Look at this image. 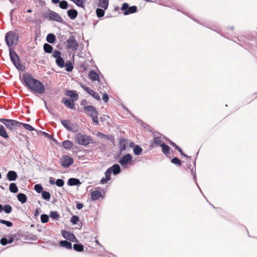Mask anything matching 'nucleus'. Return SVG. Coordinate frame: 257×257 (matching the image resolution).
Returning a JSON list of instances; mask_svg holds the SVG:
<instances>
[{
	"label": "nucleus",
	"instance_id": "de8ad7c7",
	"mask_svg": "<svg viewBox=\"0 0 257 257\" xmlns=\"http://www.w3.org/2000/svg\"><path fill=\"white\" fill-rule=\"evenodd\" d=\"M55 184L58 187H61L64 184V181L62 179H58L56 180Z\"/></svg>",
	"mask_w": 257,
	"mask_h": 257
},
{
	"label": "nucleus",
	"instance_id": "412c9836",
	"mask_svg": "<svg viewBox=\"0 0 257 257\" xmlns=\"http://www.w3.org/2000/svg\"><path fill=\"white\" fill-rule=\"evenodd\" d=\"M67 14L70 19L73 20L77 17L78 12L77 10L75 9H71L67 11Z\"/></svg>",
	"mask_w": 257,
	"mask_h": 257
},
{
	"label": "nucleus",
	"instance_id": "cd10ccee",
	"mask_svg": "<svg viewBox=\"0 0 257 257\" xmlns=\"http://www.w3.org/2000/svg\"><path fill=\"white\" fill-rule=\"evenodd\" d=\"M0 136L5 138L8 139L9 136L4 126L0 124Z\"/></svg>",
	"mask_w": 257,
	"mask_h": 257
},
{
	"label": "nucleus",
	"instance_id": "39448f33",
	"mask_svg": "<svg viewBox=\"0 0 257 257\" xmlns=\"http://www.w3.org/2000/svg\"><path fill=\"white\" fill-rule=\"evenodd\" d=\"M85 113L91 117L93 121L96 123H98V112L92 105L86 106L84 107Z\"/></svg>",
	"mask_w": 257,
	"mask_h": 257
},
{
	"label": "nucleus",
	"instance_id": "2f4dec72",
	"mask_svg": "<svg viewBox=\"0 0 257 257\" xmlns=\"http://www.w3.org/2000/svg\"><path fill=\"white\" fill-rule=\"evenodd\" d=\"M44 50L46 53H51L53 52V48L50 45L45 43L43 46Z\"/></svg>",
	"mask_w": 257,
	"mask_h": 257
},
{
	"label": "nucleus",
	"instance_id": "ea45409f",
	"mask_svg": "<svg viewBox=\"0 0 257 257\" xmlns=\"http://www.w3.org/2000/svg\"><path fill=\"white\" fill-rule=\"evenodd\" d=\"M59 7L62 9H67L68 8V3L66 1H62L59 2Z\"/></svg>",
	"mask_w": 257,
	"mask_h": 257
},
{
	"label": "nucleus",
	"instance_id": "052dcab7",
	"mask_svg": "<svg viewBox=\"0 0 257 257\" xmlns=\"http://www.w3.org/2000/svg\"><path fill=\"white\" fill-rule=\"evenodd\" d=\"M8 243H12V242H13V241H14V239H13V238L12 237H11V238H10V239H9V240H8Z\"/></svg>",
	"mask_w": 257,
	"mask_h": 257
},
{
	"label": "nucleus",
	"instance_id": "6e6552de",
	"mask_svg": "<svg viewBox=\"0 0 257 257\" xmlns=\"http://www.w3.org/2000/svg\"><path fill=\"white\" fill-rule=\"evenodd\" d=\"M61 55V52L58 50H54L52 53V56L56 58V64L59 67L63 68L64 66L65 62Z\"/></svg>",
	"mask_w": 257,
	"mask_h": 257
},
{
	"label": "nucleus",
	"instance_id": "bf43d9fd",
	"mask_svg": "<svg viewBox=\"0 0 257 257\" xmlns=\"http://www.w3.org/2000/svg\"><path fill=\"white\" fill-rule=\"evenodd\" d=\"M54 4H57L60 2V0H51Z\"/></svg>",
	"mask_w": 257,
	"mask_h": 257
},
{
	"label": "nucleus",
	"instance_id": "aec40b11",
	"mask_svg": "<svg viewBox=\"0 0 257 257\" xmlns=\"http://www.w3.org/2000/svg\"><path fill=\"white\" fill-rule=\"evenodd\" d=\"M101 197V192L95 190L91 193V198L92 200H96Z\"/></svg>",
	"mask_w": 257,
	"mask_h": 257
},
{
	"label": "nucleus",
	"instance_id": "1a4fd4ad",
	"mask_svg": "<svg viewBox=\"0 0 257 257\" xmlns=\"http://www.w3.org/2000/svg\"><path fill=\"white\" fill-rule=\"evenodd\" d=\"M67 48L72 51H75L79 46L78 43L73 36H70L67 41Z\"/></svg>",
	"mask_w": 257,
	"mask_h": 257
},
{
	"label": "nucleus",
	"instance_id": "7c9ffc66",
	"mask_svg": "<svg viewBox=\"0 0 257 257\" xmlns=\"http://www.w3.org/2000/svg\"><path fill=\"white\" fill-rule=\"evenodd\" d=\"M46 40L49 43L53 44L56 40V37L53 34H49L47 36Z\"/></svg>",
	"mask_w": 257,
	"mask_h": 257
},
{
	"label": "nucleus",
	"instance_id": "dca6fc26",
	"mask_svg": "<svg viewBox=\"0 0 257 257\" xmlns=\"http://www.w3.org/2000/svg\"><path fill=\"white\" fill-rule=\"evenodd\" d=\"M111 170H110V168H108L106 171L105 173V177L102 178L100 180V183L102 184H104L107 181H109L111 179Z\"/></svg>",
	"mask_w": 257,
	"mask_h": 257
},
{
	"label": "nucleus",
	"instance_id": "72a5a7b5",
	"mask_svg": "<svg viewBox=\"0 0 257 257\" xmlns=\"http://www.w3.org/2000/svg\"><path fill=\"white\" fill-rule=\"evenodd\" d=\"M64 66L66 67V71L68 72L71 71L73 69V64L70 61H68L65 63Z\"/></svg>",
	"mask_w": 257,
	"mask_h": 257
},
{
	"label": "nucleus",
	"instance_id": "20e7f679",
	"mask_svg": "<svg viewBox=\"0 0 257 257\" xmlns=\"http://www.w3.org/2000/svg\"><path fill=\"white\" fill-rule=\"evenodd\" d=\"M10 56L12 61L17 69L23 70L24 66L21 64L19 57L13 49H9Z\"/></svg>",
	"mask_w": 257,
	"mask_h": 257
},
{
	"label": "nucleus",
	"instance_id": "58836bf2",
	"mask_svg": "<svg viewBox=\"0 0 257 257\" xmlns=\"http://www.w3.org/2000/svg\"><path fill=\"white\" fill-rule=\"evenodd\" d=\"M104 10L103 9H97L96 13L98 18H101L104 15Z\"/></svg>",
	"mask_w": 257,
	"mask_h": 257
},
{
	"label": "nucleus",
	"instance_id": "7ed1b4c3",
	"mask_svg": "<svg viewBox=\"0 0 257 257\" xmlns=\"http://www.w3.org/2000/svg\"><path fill=\"white\" fill-rule=\"evenodd\" d=\"M0 122H3L6 126L11 131H15L19 128L22 124V122L14 119H10L6 118H0Z\"/></svg>",
	"mask_w": 257,
	"mask_h": 257
},
{
	"label": "nucleus",
	"instance_id": "b1692460",
	"mask_svg": "<svg viewBox=\"0 0 257 257\" xmlns=\"http://www.w3.org/2000/svg\"><path fill=\"white\" fill-rule=\"evenodd\" d=\"M153 142L156 145L160 146L164 144L161 137L157 136H154Z\"/></svg>",
	"mask_w": 257,
	"mask_h": 257
},
{
	"label": "nucleus",
	"instance_id": "79ce46f5",
	"mask_svg": "<svg viewBox=\"0 0 257 257\" xmlns=\"http://www.w3.org/2000/svg\"><path fill=\"white\" fill-rule=\"evenodd\" d=\"M3 209L6 213H10L12 211V207L10 205L7 204L4 206Z\"/></svg>",
	"mask_w": 257,
	"mask_h": 257
},
{
	"label": "nucleus",
	"instance_id": "0e129e2a",
	"mask_svg": "<svg viewBox=\"0 0 257 257\" xmlns=\"http://www.w3.org/2000/svg\"><path fill=\"white\" fill-rule=\"evenodd\" d=\"M3 206H2V205H1L0 204V212H1L3 211Z\"/></svg>",
	"mask_w": 257,
	"mask_h": 257
},
{
	"label": "nucleus",
	"instance_id": "8fccbe9b",
	"mask_svg": "<svg viewBox=\"0 0 257 257\" xmlns=\"http://www.w3.org/2000/svg\"><path fill=\"white\" fill-rule=\"evenodd\" d=\"M34 189L38 193L42 192L43 187L40 184H36L34 186Z\"/></svg>",
	"mask_w": 257,
	"mask_h": 257
},
{
	"label": "nucleus",
	"instance_id": "4d7b16f0",
	"mask_svg": "<svg viewBox=\"0 0 257 257\" xmlns=\"http://www.w3.org/2000/svg\"><path fill=\"white\" fill-rule=\"evenodd\" d=\"M82 207H83V205L82 204L79 203V204H77V208L78 209H81L82 208Z\"/></svg>",
	"mask_w": 257,
	"mask_h": 257
},
{
	"label": "nucleus",
	"instance_id": "3c124183",
	"mask_svg": "<svg viewBox=\"0 0 257 257\" xmlns=\"http://www.w3.org/2000/svg\"><path fill=\"white\" fill-rule=\"evenodd\" d=\"M78 221L79 218L77 216H73L71 218V221L73 224H76Z\"/></svg>",
	"mask_w": 257,
	"mask_h": 257
},
{
	"label": "nucleus",
	"instance_id": "864d4df0",
	"mask_svg": "<svg viewBox=\"0 0 257 257\" xmlns=\"http://www.w3.org/2000/svg\"><path fill=\"white\" fill-rule=\"evenodd\" d=\"M102 99L105 102H107L108 101L109 97L106 93L103 94Z\"/></svg>",
	"mask_w": 257,
	"mask_h": 257
},
{
	"label": "nucleus",
	"instance_id": "f3484780",
	"mask_svg": "<svg viewBox=\"0 0 257 257\" xmlns=\"http://www.w3.org/2000/svg\"><path fill=\"white\" fill-rule=\"evenodd\" d=\"M61 233L64 238L71 241H73L76 239L74 235L68 231L63 230L62 231Z\"/></svg>",
	"mask_w": 257,
	"mask_h": 257
},
{
	"label": "nucleus",
	"instance_id": "a19ab883",
	"mask_svg": "<svg viewBox=\"0 0 257 257\" xmlns=\"http://www.w3.org/2000/svg\"><path fill=\"white\" fill-rule=\"evenodd\" d=\"M50 216L54 219L58 220L59 218V215L57 211H51Z\"/></svg>",
	"mask_w": 257,
	"mask_h": 257
},
{
	"label": "nucleus",
	"instance_id": "9d476101",
	"mask_svg": "<svg viewBox=\"0 0 257 257\" xmlns=\"http://www.w3.org/2000/svg\"><path fill=\"white\" fill-rule=\"evenodd\" d=\"M60 161L61 165L66 168H69L74 163L73 159L68 155L62 156Z\"/></svg>",
	"mask_w": 257,
	"mask_h": 257
},
{
	"label": "nucleus",
	"instance_id": "9b49d317",
	"mask_svg": "<svg viewBox=\"0 0 257 257\" xmlns=\"http://www.w3.org/2000/svg\"><path fill=\"white\" fill-rule=\"evenodd\" d=\"M61 122L63 125L69 131L75 132L78 130V125L71 123L69 120H61Z\"/></svg>",
	"mask_w": 257,
	"mask_h": 257
},
{
	"label": "nucleus",
	"instance_id": "a878e982",
	"mask_svg": "<svg viewBox=\"0 0 257 257\" xmlns=\"http://www.w3.org/2000/svg\"><path fill=\"white\" fill-rule=\"evenodd\" d=\"M65 94L73 99V100H76L78 99V94L77 93H74L72 90H67L66 91Z\"/></svg>",
	"mask_w": 257,
	"mask_h": 257
},
{
	"label": "nucleus",
	"instance_id": "c756f323",
	"mask_svg": "<svg viewBox=\"0 0 257 257\" xmlns=\"http://www.w3.org/2000/svg\"><path fill=\"white\" fill-rule=\"evenodd\" d=\"M17 197L18 200L22 203H24L27 201V198L25 194L20 193L18 194Z\"/></svg>",
	"mask_w": 257,
	"mask_h": 257
},
{
	"label": "nucleus",
	"instance_id": "e433bc0d",
	"mask_svg": "<svg viewBox=\"0 0 257 257\" xmlns=\"http://www.w3.org/2000/svg\"><path fill=\"white\" fill-rule=\"evenodd\" d=\"M119 147H120V151L122 152L123 150H125L126 149V142L125 140L124 139L121 140V141L119 142Z\"/></svg>",
	"mask_w": 257,
	"mask_h": 257
},
{
	"label": "nucleus",
	"instance_id": "603ef678",
	"mask_svg": "<svg viewBox=\"0 0 257 257\" xmlns=\"http://www.w3.org/2000/svg\"><path fill=\"white\" fill-rule=\"evenodd\" d=\"M1 243L3 245H6L7 243H8V239L6 238H2L1 239Z\"/></svg>",
	"mask_w": 257,
	"mask_h": 257
},
{
	"label": "nucleus",
	"instance_id": "0eeeda50",
	"mask_svg": "<svg viewBox=\"0 0 257 257\" xmlns=\"http://www.w3.org/2000/svg\"><path fill=\"white\" fill-rule=\"evenodd\" d=\"M91 140V138L89 136L80 133L77 134L75 137V142L77 144L84 146L88 145Z\"/></svg>",
	"mask_w": 257,
	"mask_h": 257
},
{
	"label": "nucleus",
	"instance_id": "ddd939ff",
	"mask_svg": "<svg viewBox=\"0 0 257 257\" xmlns=\"http://www.w3.org/2000/svg\"><path fill=\"white\" fill-rule=\"evenodd\" d=\"M132 161V157L130 154H128L124 155L119 159V163L122 166H125L126 165L131 164Z\"/></svg>",
	"mask_w": 257,
	"mask_h": 257
},
{
	"label": "nucleus",
	"instance_id": "f8f14e48",
	"mask_svg": "<svg viewBox=\"0 0 257 257\" xmlns=\"http://www.w3.org/2000/svg\"><path fill=\"white\" fill-rule=\"evenodd\" d=\"M121 10L124 11L123 14L124 15H127L136 13L137 11V8L136 6L129 7L127 3H123L121 7Z\"/></svg>",
	"mask_w": 257,
	"mask_h": 257
},
{
	"label": "nucleus",
	"instance_id": "37998d69",
	"mask_svg": "<svg viewBox=\"0 0 257 257\" xmlns=\"http://www.w3.org/2000/svg\"><path fill=\"white\" fill-rule=\"evenodd\" d=\"M41 220L42 223H47L49 221V216L47 214H42L41 216Z\"/></svg>",
	"mask_w": 257,
	"mask_h": 257
},
{
	"label": "nucleus",
	"instance_id": "4468645a",
	"mask_svg": "<svg viewBox=\"0 0 257 257\" xmlns=\"http://www.w3.org/2000/svg\"><path fill=\"white\" fill-rule=\"evenodd\" d=\"M82 87L86 92H87L89 94L91 95L96 100H99L100 99V97L99 95V94L97 92L93 90L91 88L86 86H82Z\"/></svg>",
	"mask_w": 257,
	"mask_h": 257
},
{
	"label": "nucleus",
	"instance_id": "13d9d810",
	"mask_svg": "<svg viewBox=\"0 0 257 257\" xmlns=\"http://www.w3.org/2000/svg\"><path fill=\"white\" fill-rule=\"evenodd\" d=\"M39 211L38 209H36V210L35 211L34 215L36 216L39 214Z\"/></svg>",
	"mask_w": 257,
	"mask_h": 257
},
{
	"label": "nucleus",
	"instance_id": "680f3d73",
	"mask_svg": "<svg viewBox=\"0 0 257 257\" xmlns=\"http://www.w3.org/2000/svg\"><path fill=\"white\" fill-rule=\"evenodd\" d=\"M95 242H96V243L97 244H98L99 246H102V245L99 243V242L98 241V240L97 239H95Z\"/></svg>",
	"mask_w": 257,
	"mask_h": 257
},
{
	"label": "nucleus",
	"instance_id": "a18cd8bd",
	"mask_svg": "<svg viewBox=\"0 0 257 257\" xmlns=\"http://www.w3.org/2000/svg\"><path fill=\"white\" fill-rule=\"evenodd\" d=\"M142 151V149L138 146H137L134 149V152L135 155H140Z\"/></svg>",
	"mask_w": 257,
	"mask_h": 257
},
{
	"label": "nucleus",
	"instance_id": "f03ea898",
	"mask_svg": "<svg viewBox=\"0 0 257 257\" xmlns=\"http://www.w3.org/2000/svg\"><path fill=\"white\" fill-rule=\"evenodd\" d=\"M19 38V35L15 32L9 31L6 34L5 41L9 49H13L17 46Z\"/></svg>",
	"mask_w": 257,
	"mask_h": 257
},
{
	"label": "nucleus",
	"instance_id": "a211bd4d",
	"mask_svg": "<svg viewBox=\"0 0 257 257\" xmlns=\"http://www.w3.org/2000/svg\"><path fill=\"white\" fill-rule=\"evenodd\" d=\"M88 76L92 81H100L98 74L93 70H91L89 72Z\"/></svg>",
	"mask_w": 257,
	"mask_h": 257
},
{
	"label": "nucleus",
	"instance_id": "774afa93",
	"mask_svg": "<svg viewBox=\"0 0 257 257\" xmlns=\"http://www.w3.org/2000/svg\"><path fill=\"white\" fill-rule=\"evenodd\" d=\"M32 11L31 9H29L27 11V12L28 13H31Z\"/></svg>",
	"mask_w": 257,
	"mask_h": 257
},
{
	"label": "nucleus",
	"instance_id": "c85d7f7f",
	"mask_svg": "<svg viewBox=\"0 0 257 257\" xmlns=\"http://www.w3.org/2000/svg\"><path fill=\"white\" fill-rule=\"evenodd\" d=\"M62 146L66 149H70L73 147V143L69 140L62 142Z\"/></svg>",
	"mask_w": 257,
	"mask_h": 257
},
{
	"label": "nucleus",
	"instance_id": "5701e85b",
	"mask_svg": "<svg viewBox=\"0 0 257 257\" xmlns=\"http://www.w3.org/2000/svg\"><path fill=\"white\" fill-rule=\"evenodd\" d=\"M111 172L114 175H117L120 172L121 169L120 166L118 164H114L112 167H109Z\"/></svg>",
	"mask_w": 257,
	"mask_h": 257
},
{
	"label": "nucleus",
	"instance_id": "6ab92c4d",
	"mask_svg": "<svg viewBox=\"0 0 257 257\" xmlns=\"http://www.w3.org/2000/svg\"><path fill=\"white\" fill-rule=\"evenodd\" d=\"M7 178L9 181H14L18 177L17 173L14 171H10L7 175Z\"/></svg>",
	"mask_w": 257,
	"mask_h": 257
},
{
	"label": "nucleus",
	"instance_id": "338daca9",
	"mask_svg": "<svg viewBox=\"0 0 257 257\" xmlns=\"http://www.w3.org/2000/svg\"><path fill=\"white\" fill-rule=\"evenodd\" d=\"M26 20H27V21H28V22H31V18H27L26 19Z\"/></svg>",
	"mask_w": 257,
	"mask_h": 257
},
{
	"label": "nucleus",
	"instance_id": "e2e57ef3",
	"mask_svg": "<svg viewBox=\"0 0 257 257\" xmlns=\"http://www.w3.org/2000/svg\"><path fill=\"white\" fill-rule=\"evenodd\" d=\"M177 150L180 152V154L183 152V151L180 147H179V149L178 148Z\"/></svg>",
	"mask_w": 257,
	"mask_h": 257
},
{
	"label": "nucleus",
	"instance_id": "5fc2aeb1",
	"mask_svg": "<svg viewBox=\"0 0 257 257\" xmlns=\"http://www.w3.org/2000/svg\"><path fill=\"white\" fill-rule=\"evenodd\" d=\"M49 181L50 184H51V185H54L55 184V182H56L54 181V179L52 177H50L49 178Z\"/></svg>",
	"mask_w": 257,
	"mask_h": 257
},
{
	"label": "nucleus",
	"instance_id": "423d86ee",
	"mask_svg": "<svg viewBox=\"0 0 257 257\" xmlns=\"http://www.w3.org/2000/svg\"><path fill=\"white\" fill-rule=\"evenodd\" d=\"M44 18L49 19L50 20L56 21L59 23H63V20L61 16L56 12L49 10L48 12L43 14Z\"/></svg>",
	"mask_w": 257,
	"mask_h": 257
},
{
	"label": "nucleus",
	"instance_id": "4c0bfd02",
	"mask_svg": "<svg viewBox=\"0 0 257 257\" xmlns=\"http://www.w3.org/2000/svg\"><path fill=\"white\" fill-rule=\"evenodd\" d=\"M42 195L43 198L47 200H49L51 197L50 193L46 191H43L42 192Z\"/></svg>",
	"mask_w": 257,
	"mask_h": 257
},
{
	"label": "nucleus",
	"instance_id": "09e8293b",
	"mask_svg": "<svg viewBox=\"0 0 257 257\" xmlns=\"http://www.w3.org/2000/svg\"><path fill=\"white\" fill-rule=\"evenodd\" d=\"M0 223L6 224L8 227H11L13 225V223L11 221H6L3 219H0Z\"/></svg>",
	"mask_w": 257,
	"mask_h": 257
},
{
	"label": "nucleus",
	"instance_id": "f704fd0d",
	"mask_svg": "<svg viewBox=\"0 0 257 257\" xmlns=\"http://www.w3.org/2000/svg\"><path fill=\"white\" fill-rule=\"evenodd\" d=\"M9 189L11 192L14 193H17L18 191V188L16 184L14 183L10 184Z\"/></svg>",
	"mask_w": 257,
	"mask_h": 257
},
{
	"label": "nucleus",
	"instance_id": "c9c22d12",
	"mask_svg": "<svg viewBox=\"0 0 257 257\" xmlns=\"http://www.w3.org/2000/svg\"><path fill=\"white\" fill-rule=\"evenodd\" d=\"M73 248L76 251L81 252L83 250V245L82 244H74Z\"/></svg>",
	"mask_w": 257,
	"mask_h": 257
},
{
	"label": "nucleus",
	"instance_id": "2eb2a0df",
	"mask_svg": "<svg viewBox=\"0 0 257 257\" xmlns=\"http://www.w3.org/2000/svg\"><path fill=\"white\" fill-rule=\"evenodd\" d=\"M74 100L69 99L66 98H63L62 99V102L65 105L71 109H75V103L74 102Z\"/></svg>",
	"mask_w": 257,
	"mask_h": 257
},
{
	"label": "nucleus",
	"instance_id": "6e6d98bb",
	"mask_svg": "<svg viewBox=\"0 0 257 257\" xmlns=\"http://www.w3.org/2000/svg\"><path fill=\"white\" fill-rule=\"evenodd\" d=\"M170 144L171 145H172V146H173L175 149H177L178 148L179 149V147L175 144L174 143V142H172V141H170Z\"/></svg>",
	"mask_w": 257,
	"mask_h": 257
},
{
	"label": "nucleus",
	"instance_id": "69168bd1",
	"mask_svg": "<svg viewBox=\"0 0 257 257\" xmlns=\"http://www.w3.org/2000/svg\"><path fill=\"white\" fill-rule=\"evenodd\" d=\"M181 155L182 156H183L185 157H187V158L188 157V156H186V155L183 153V152L181 154Z\"/></svg>",
	"mask_w": 257,
	"mask_h": 257
},
{
	"label": "nucleus",
	"instance_id": "49530a36",
	"mask_svg": "<svg viewBox=\"0 0 257 257\" xmlns=\"http://www.w3.org/2000/svg\"><path fill=\"white\" fill-rule=\"evenodd\" d=\"M22 125H23L25 129L29 130L30 131H32L34 130V128L29 124L24 123L22 122Z\"/></svg>",
	"mask_w": 257,
	"mask_h": 257
},
{
	"label": "nucleus",
	"instance_id": "4be33fe9",
	"mask_svg": "<svg viewBox=\"0 0 257 257\" xmlns=\"http://www.w3.org/2000/svg\"><path fill=\"white\" fill-rule=\"evenodd\" d=\"M109 3V0H98V6L104 10L107 9Z\"/></svg>",
	"mask_w": 257,
	"mask_h": 257
},
{
	"label": "nucleus",
	"instance_id": "c03bdc74",
	"mask_svg": "<svg viewBox=\"0 0 257 257\" xmlns=\"http://www.w3.org/2000/svg\"><path fill=\"white\" fill-rule=\"evenodd\" d=\"M171 163L173 164H176L179 166H180L181 165V162L180 160H179L177 158H174L171 160Z\"/></svg>",
	"mask_w": 257,
	"mask_h": 257
},
{
	"label": "nucleus",
	"instance_id": "f257e3e1",
	"mask_svg": "<svg viewBox=\"0 0 257 257\" xmlns=\"http://www.w3.org/2000/svg\"><path fill=\"white\" fill-rule=\"evenodd\" d=\"M23 82L25 85L33 92L42 94L45 93L46 89L43 84L39 80L34 78L28 73L23 75Z\"/></svg>",
	"mask_w": 257,
	"mask_h": 257
},
{
	"label": "nucleus",
	"instance_id": "bb28decb",
	"mask_svg": "<svg viewBox=\"0 0 257 257\" xmlns=\"http://www.w3.org/2000/svg\"><path fill=\"white\" fill-rule=\"evenodd\" d=\"M60 245L67 249H71L72 244L67 240H62L59 242Z\"/></svg>",
	"mask_w": 257,
	"mask_h": 257
},
{
	"label": "nucleus",
	"instance_id": "473e14b6",
	"mask_svg": "<svg viewBox=\"0 0 257 257\" xmlns=\"http://www.w3.org/2000/svg\"><path fill=\"white\" fill-rule=\"evenodd\" d=\"M161 147L162 148V152L165 155H167L169 153L170 148L169 146L164 144Z\"/></svg>",
	"mask_w": 257,
	"mask_h": 257
},
{
	"label": "nucleus",
	"instance_id": "393cba45",
	"mask_svg": "<svg viewBox=\"0 0 257 257\" xmlns=\"http://www.w3.org/2000/svg\"><path fill=\"white\" fill-rule=\"evenodd\" d=\"M81 183L78 179L76 178H70L68 181V184L69 186H75L80 184Z\"/></svg>",
	"mask_w": 257,
	"mask_h": 257
}]
</instances>
